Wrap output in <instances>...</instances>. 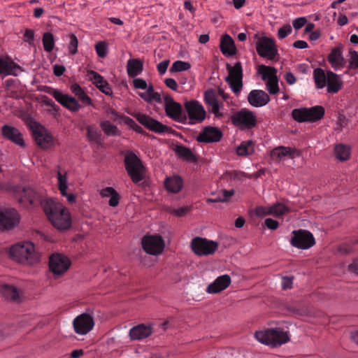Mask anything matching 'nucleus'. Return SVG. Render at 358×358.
<instances>
[{
  "label": "nucleus",
  "mask_w": 358,
  "mask_h": 358,
  "mask_svg": "<svg viewBox=\"0 0 358 358\" xmlns=\"http://www.w3.org/2000/svg\"><path fill=\"white\" fill-rule=\"evenodd\" d=\"M90 80L94 85L103 93L106 95H112L113 91L109 83L96 71H90L88 72Z\"/></svg>",
  "instance_id": "28"
},
{
  "label": "nucleus",
  "mask_w": 358,
  "mask_h": 358,
  "mask_svg": "<svg viewBox=\"0 0 358 358\" xmlns=\"http://www.w3.org/2000/svg\"><path fill=\"white\" fill-rule=\"evenodd\" d=\"M143 69V62L138 59H129L127 64V71L129 77H136Z\"/></svg>",
  "instance_id": "35"
},
{
  "label": "nucleus",
  "mask_w": 358,
  "mask_h": 358,
  "mask_svg": "<svg viewBox=\"0 0 358 358\" xmlns=\"http://www.w3.org/2000/svg\"><path fill=\"white\" fill-rule=\"evenodd\" d=\"M34 33L31 29H26L24 34V41L28 43L29 45L34 44Z\"/></svg>",
  "instance_id": "54"
},
{
  "label": "nucleus",
  "mask_w": 358,
  "mask_h": 358,
  "mask_svg": "<svg viewBox=\"0 0 358 358\" xmlns=\"http://www.w3.org/2000/svg\"><path fill=\"white\" fill-rule=\"evenodd\" d=\"M315 243L313 235L308 231L299 229L292 231L290 244L296 248L306 250Z\"/></svg>",
  "instance_id": "13"
},
{
  "label": "nucleus",
  "mask_w": 358,
  "mask_h": 358,
  "mask_svg": "<svg viewBox=\"0 0 358 358\" xmlns=\"http://www.w3.org/2000/svg\"><path fill=\"white\" fill-rule=\"evenodd\" d=\"M164 109L166 115L180 123H186L187 117L182 111V106L175 101L168 94H164Z\"/></svg>",
  "instance_id": "8"
},
{
  "label": "nucleus",
  "mask_w": 358,
  "mask_h": 358,
  "mask_svg": "<svg viewBox=\"0 0 358 358\" xmlns=\"http://www.w3.org/2000/svg\"><path fill=\"white\" fill-rule=\"evenodd\" d=\"M292 31V27L289 24H285L278 29V36L280 39H283L289 35Z\"/></svg>",
  "instance_id": "51"
},
{
  "label": "nucleus",
  "mask_w": 358,
  "mask_h": 358,
  "mask_svg": "<svg viewBox=\"0 0 358 358\" xmlns=\"http://www.w3.org/2000/svg\"><path fill=\"white\" fill-rule=\"evenodd\" d=\"M9 256L14 261L24 265H33L39 261V254L30 241L13 245L9 250Z\"/></svg>",
  "instance_id": "2"
},
{
  "label": "nucleus",
  "mask_w": 358,
  "mask_h": 358,
  "mask_svg": "<svg viewBox=\"0 0 358 358\" xmlns=\"http://www.w3.org/2000/svg\"><path fill=\"white\" fill-rule=\"evenodd\" d=\"M78 41L73 34L69 35V51L71 55H75L78 51Z\"/></svg>",
  "instance_id": "48"
},
{
  "label": "nucleus",
  "mask_w": 358,
  "mask_h": 358,
  "mask_svg": "<svg viewBox=\"0 0 358 358\" xmlns=\"http://www.w3.org/2000/svg\"><path fill=\"white\" fill-rule=\"evenodd\" d=\"M175 151L180 157H182L185 160L194 161L196 159L195 156L191 150L184 145H176Z\"/></svg>",
  "instance_id": "41"
},
{
  "label": "nucleus",
  "mask_w": 358,
  "mask_h": 358,
  "mask_svg": "<svg viewBox=\"0 0 358 358\" xmlns=\"http://www.w3.org/2000/svg\"><path fill=\"white\" fill-rule=\"evenodd\" d=\"M57 180H58V187L62 194V195L66 194V191L68 188L67 186V179L66 175H62L61 172H58L57 173Z\"/></svg>",
  "instance_id": "46"
},
{
  "label": "nucleus",
  "mask_w": 358,
  "mask_h": 358,
  "mask_svg": "<svg viewBox=\"0 0 358 358\" xmlns=\"http://www.w3.org/2000/svg\"><path fill=\"white\" fill-rule=\"evenodd\" d=\"M95 50L99 57H105L108 52L107 43L105 41L98 42L95 45Z\"/></svg>",
  "instance_id": "47"
},
{
  "label": "nucleus",
  "mask_w": 358,
  "mask_h": 358,
  "mask_svg": "<svg viewBox=\"0 0 358 358\" xmlns=\"http://www.w3.org/2000/svg\"><path fill=\"white\" fill-rule=\"evenodd\" d=\"M307 22V20L304 17H301L295 19L292 23L294 28L296 30L300 29L303 27Z\"/></svg>",
  "instance_id": "57"
},
{
  "label": "nucleus",
  "mask_w": 358,
  "mask_h": 358,
  "mask_svg": "<svg viewBox=\"0 0 358 358\" xmlns=\"http://www.w3.org/2000/svg\"><path fill=\"white\" fill-rule=\"evenodd\" d=\"M301 155V151L296 148L285 146H278L271 152V157L273 159L281 160L285 157L294 159Z\"/></svg>",
  "instance_id": "23"
},
{
  "label": "nucleus",
  "mask_w": 358,
  "mask_h": 358,
  "mask_svg": "<svg viewBox=\"0 0 358 358\" xmlns=\"http://www.w3.org/2000/svg\"><path fill=\"white\" fill-rule=\"evenodd\" d=\"M19 203L27 207L31 205H41L52 225L59 230L70 228L71 220L68 210L61 204L45 197L43 191H36L27 186L18 194Z\"/></svg>",
  "instance_id": "1"
},
{
  "label": "nucleus",
  "mask_w": 358,
  "mask_h": 358,
  "mask_svg": "<svg viewBox=\"0 0 358 358\" xmlns=\"http://www.w3.org/2000/svg\"><path fill=\"white\" fill-rule=\"evenodd\" d=\"M191 68L189 63L183 61H176L173 62L171 67L169 69L170 73H176L180 71H187Z\"/></svg>",
  "instance_id": "45"
},
{
  "label": "nucleus",
  "mask_w": 358,
  "mask_h": 358,
  "mask_svg": "<svg viewBox=\"0 0 358 358\" xmlns=\"http://www.w3.org/2000/svg\"><path fill=\"white\" fill-rule=\"evenodd\" d=\"M349 67L352 69H358V52L353 50H350L349 52Z\"/></svg>",
  "instance_id": "49"
},
{
  "label": "nucleus",
  "mask_w": 358,
  "mask_h": 358,
  "mask_svg": "<svg viewBox=\"0 0 358 358\" xmlns=\"http://www.w3.org/2000/svg\"><path fill=\"white\" fill-rule=\"evenodd\" d=\"M42 41L45 51L47 52H51L55 47V39L53 34L50 32L44 33Z\"/></svg>",
  "instance_id": "44"
},
{
  "label": "nucleus",
  "mask_w": 358,
  "mask_h": 358,
  "mask_svg": "<svg viewBox=\"0 0 358 358\" xmlns=\"http://www.w3.org/2000/svg\"><path fill=\"white\" fill-rule=\"evenodd\" d=\"M255 211L256 214L260 217L271 215L272 213L271 210H270L269 206H258Z\"/></svg>",
  "instance_id": "53"
},
{
  "label": "nucleus",
  "mask_w": 358,
  "mask_h": 358,
  "mask_svg": "<svg viewBox=\"0 0 358 358\" xmlns=\"http://www.w3.org/2000/svg\"><path fill=\"white\" fill-rule=\"evenodd\" d=\"M134 117L150 131L157 134L170 133L172 131L171 127H169L154 118L143 113H136L134 114Z\"/></svg>",
  "instance_id": "14"
},
{
  "label": "nucleus",
  "mask_w": 358,
  "mask_h": 358,
  "mask_svg": "<svg viewBox=\"0 0 358 358\" xmlns=\"http://www.w3.org/2000/svg\"><path fill=\"white\" fill-rule=\"evenodd\" d=\"M75 332L80 335L89 333L94 326L93 317L88 313H82L73 321Z\"/></svg>",
  "instance_id": "15"
},
{
  "label": "nucleus",
  "mask_w": 358,
  "mask_h": 358,
  "mask_svg": "<svg viewBox=\"0 0 358 358\" xmlns=\"http://www.w3.org/2000/svg\"><path fill=\"white\" fill-rule=\"evenodd\" d=\"M21 71L20 66L13 62L0 58V74L17 76Z\"/></svg>",
  "instance_id": "32"
},
{
  "label": "nucleus",
  "mask_w": 358,
  "mask_h": 358,
  "mask_svg": "<svg viewBox=\"0 0 358 358\" xmlns=\"http://www.w3.org/2000/svg\"><path fill=\"white\" fill-rule=\"evenodd\" d=\"M185 109L189 119L188 123L194 124L202 122L206 117V112L203 106L196 100H191L185 101Z\"/></svg>",
  "instance_id": "10"
},
{
  "label": "nucleus",
  "mask_w": 358,
  "mask_h": 358,
  "mask_svg": "<svg viewBox=\"0 0 358 358\" xmlns=\"http://www.w3.org/2000/svg\"><path fill=\"white\" fill-rule=\"evenodd\" d=\"M1 130V134L4 138L21 147L25 146L22 134L18 129L8 124H4Z\"/></svg>",
  "instance_id": "22"
},
{
  "label": "nucleus",
  "mask_w": 358,
  "mask_h": 358,
  "mask_svg": "<svg viewBox=\"0 0 358 358\" xmlns=\"http://www.w3.org/2000/svg\"><path fill=\"white\" fill-rule=\"evenodd\" d=\"M124 164L127 174L134 183H138L144 179L145 167L142 161L134 152H127L124 158Z\"/></svg>",
  "instance_id": "4"
},
{
  "label": "nucleus",
  "mask_w": 358,
  "mask_h": 358,
  "mask_svg": "<svg viewBox=\"0 0 358 358\" xmlns=\"http://www.w3.org/2000/svg\"><path fill=\"white\" fill-rule=\"evenodd\" d=\"M222 137V131L217 127L207 126L205 127L199 134L196 136V140L199 143H215L219 142Z\"/></svg>",
  "instance_id": "19"
},
{
  "label": "nucleus",
  "mask_w": 358,
  "mask_h": 358,
  "mask_svg": "<svg viewBox=\"0 0 358 358\" xmlns=\"http://www.w3.org/2000/svg\"><path fill=\"white\" fill-rule=\"evenodd\" d=\"M169 60L166 59L157 64V69L160 75H163L166 72L167 68L169 65Z\"/></svg>",
  "instance_id": "59"
},
{
  "label": "nucleus",
  "mask_w": 358,
  "mask_h": 358,
  "mask_svg": "<svg viewBox=\"0 0 358 358\" xmlns=\"http://www.w3.org/2000/svg\"><path fill=\"white\" fill-rule=\"evenodd\" d=\"M313 78L316 87L319 89L324 88L327 82V73L321 68H317L313 71Z\"/></svg>",
  "instance_id": "39"
},
{
  "label": "nucleus",
  "mask_w": 358,
  "mask_h": 358,
  "mask_svg": "<svg viewBox=\"0 0 358 358\" xmlns=\"http://www.w3.org/2000/svg\"><path fill=\"white\" fill-rule=\"evenodd\" d=\"M152 332L150 326L141 324L130 329L129 336L131 340H142L150 336Z\"/></svg>",
  "instance_id": "29"
},
{
  "label": "nucleus",
  "mask_w": 358,
  "mask_h": 358,
  "mask_svg": "<svg viewBox=\"0 0 358 358\" xmlns=\"http://www.w3.org/2000/svg\"><path fill=\"white\" fill-rule=\"evenodd\" d=\"M19 222V215L13 208L5 209L0 212V230L13 227Z\"/></svg>",
  "instance_id": "21"
},
{
  "label": "nucleus",
  "mask_w": 358,
  "mask_h": 358,
  "mask_svg": "<svg viewBox=\"0 0 358 358\" xmlns=\"http://www.w3.org/2000/svg\"><path fill=\"white\" fill-rule=\"evenodd\" d=\"M256 50L261 57L268 60H275L278 56V50L274 39L267 36L258 37Z\"/></svg>",
  "instance_id": "6"
},
{
  "label": "nucleus",
  "mask_w": 358,
  "mask_h": 358,
  "mask_svg": "<svg viewBox=\"0 0 358 358\" xmlns=\"http://www.w3.org/2000/svg\"><path fill=\"white\" fill-rule=\"evenodd\" d=\"M355 250L353 244L352 243H343L338 248V251L342 255H348Z\"/></svg>",
  "instance_id": "50"
},
{
  "label": "nucleus",
  "mask_w": 358,
  "mask_h": 358,
  "mask_svg": "<svg viewBox=\"0 0 358 358\" xmlns=\"http://www.w3.org/2000/svg\"><path fill=\"white\" fill-rule=\"evenodd\" d=\"M66 71V68L63 65L55 64L53 66V73L56 76H61Z\"/></svg>",
  "instance_id": "64"
},
{
  "label": "nucleus",
  "mask_w": 358,
  "mask_h": 358,
  "mask_svg": "<svg viewBox=\"0 0 358 358\" xmlns=\"http://www.w3.org/2000/svg\"><path fill=\"white\" fill-rule=\"evenodd\" d=\"M120 196L117 192L114 193L110 198L108 204L111 207H116L119 204Z\"/></svg>",
  "instance_id": "61"
},
{
  "label": "nucleus",
  "mask_w": 358,
  "mask_h": 358,
  "mask_svg": "<svg viewBox=\"0 0 358 358\" xmlns=\"http://www.w3.org/2000/svg\"><path fill=\"white\" fill-rule=\"evenodd\" d=\"M164 83L171 90L177 91L178 84L173 78H166L164 80Z\"/></svg>",
  "instance_id": "63"
},
{
  "label": "nucleus",
  "mask_w": 358,
  "mask_h": 358,
  "mask_svg": "<svg viewBox=\"0 0 358 358\" xmlns=\"http://www.w3.org/2000/svg\"><path fill=\"white\" fill-rule=\"evenodd\" d=\"M327 61L336 71L343 68L346 62L343 57L341 48L336 47L332 48L327 56Z\"/></svg>",
  "instance_id": "27"
},
{
  "label": "nucleus",
  "mask_w": 358,
  "mask_h": 358,
  "mask_svg": "<svg viewBox=\"0 0 358 358\" xmlns=\"http://www.w3.org/2000/svg\"><path fill=\"white\" fill-rule=\"evenodd\" d=\"M189 210H190V208L189 207L185 206V207L179 208L178 209L170 208L169 210V212L171 214L176 215L177 217H182L185 215H186L189 211Z\"/></svg>",
  "instance_id": "52"
},
{
  "label": "nucleus",
  "mask_w": 358,
  "mask_h": 358,
  "mask_svg": "<svg viewBox=\"0 0 358 358\" xmlns=\"http://www.w3.org/2000/svg\"><path fill=\"white\" fill-rule=\"evenodd\" d=\"M255 337L260 343L273 347L280 346L289 341L288 331L281 328H271L256 331Z\"/></svg>",
  "instance_id": "3"
},
{
  "label": "nucleus",
  "mask_w": 358,
  "mask_h": 358,
  "mask_svg": "<svg viewBox=\"0 0 358 358\" xmlns=\"http://www.w3.org/2000/svg\"><path fill=\"white\" fill-rule=\"evenodd\" d=\"M70 265V260L64 255L53 254L50 257L49 267L55 275L63 274L68 270Z\"/></svg>",
  "instance_id": "18"
},
{
  "label": "nucleus",
  "mask_w": 358,
  "mask_h": 358,
  "mask_svg": "<svg viewBox=\"0 0 358 358\" xmlns=\"http://www.w3.org/2000/svg\"><path fill=\"white\" fill-rule=\"evenodd\" d=\"M116 192L117 191L114 188L107 187L101 191L100 194L102 197H110Z\"/></svg>",
  "instance_id": "62"
},
{
  "label": "nucleus",
  "mask_w": 358,
  "mask_h": 358,
  "mask_svg": "<svg viewBox=\"0 0 358 358\" xmlns=\"http://www.w3.org/2000/svg\"><path fill=\"white\" fill-rule=\"evenodd\" d=\"M258 73L262 75L263 80H267L266 89L268 92L271 94H276L279 92L276 69L262 64L259 66Z\"/></svg>",
  "instance_id": "11"
},
{
  "label": "nucleus",
  "mask_w": 358,
  "mask_h": 358,
  "mask_svg": "<svg viewBox=\"0 0 358 358\" xmlns=\"http://www.w3.org/2000/svg\"><path fill=\"white\" fill-rule=\"evenodd\" d=\"M33 136L37 145L42 148L47 149L54 145L52 135L41 125H37L33 129Z\"/></svg>",
  "instance_id": "20"
},
{
  "label": "nucleus",
  "mask_w": 358,
  "mask_h": 358,
  "mask_svg": "<svg viewBox=\"0 0 358 358\" xmlns=\"http://www.w3.org/2000/svg\"><path fill=\"white\" fill-rule=\"evenodd\" d=\"M48 93L51 94L61 105L72 112H77L81 108L76 98L64 94L58 90L50 89Z\"/></svg>",
  "instance_id": "16"
},
{
  "label": "nucleus",
  "mask_w": 358,
  "mask_h": 358,
  "mask_svg": "<svg viewBox=\"0 0 358 358\" xmlns=\"http://www.w3.org/2000/svg\"><path fill=\"white\" fill-rule=\"evenodd\" d=\"M249 103L256 108L266 105L270 101L269 96L263 90H253L248 96Z\"/></svg>",
  "instance_id": "24"
},
{
  "label": "nucleus",
  "mask_w": 358,
  "mask_h": 358,
  "mask_svg": "<svg viewBox=\"0 0 358 358\" xmlns=\"http://www.w3.org/2000/svg\"><path fill=\"white\" fill-rule=\"evenodd\" d=\"M143 250L150 255L161 253L164 248V242L160 236H147L142 240Z\"/></svg>",
  "instance_id": "17"
},
{
  "label": "nucleus",
  "mask_w": 358,
  "mask_h": 358,
  "mask_svg": "<svg viewBox=\"0 0 358 358\" xmlns=\"http://www.w3.org/2000/svg\"><path fill=\"white\" fill-rule=\"evenodd\" d=\"M232 123L241 129H251L257 124L255 115L247 108H242L232 115Z\"/></svg>",
  "instance_id": "9"
},
{
  "label": "nucleus",
  "mask_w": 358,
  "mask_h": 358,
  "mask_svg": "<svg viewBox=\"0 0 358 358\" xmlns=\"http://www.w3.org/2000/svg\"><path fill=\"white\" fill-rule=\"evenodd\" d=\"M70 90L78 99L85 105H92V99L85 93L84 90L78 84L73 83L71 85Z\"/></svg>",
  "instance_id": "36"
},
{
  "label": "nucleus",
  "mask_w": 358,
  "mask_h": 358,
  "mask_svg": "<svg viewBox=\"0 0 358 358\" xmlns=\"http://www.w3.org/2000/svg\"><path fill=\"white\" fill-rule=\"evenodd\" d=\"M227 69L229 75L226 77L225 81L229 84L231 90L238 94L243 87V69L240 62H237L234 66L227 64Z\"/></svg>",
  "instance_id": "7"
},
{
  "label": "nucleus",
  "mask_w": 358,
  "mask_h": 358,
  "mask_svg": "<svg viewBox=\"0 0 358 358\" xmlns=\"http://www.w3.org/2000/svg\"><path fill=\"white\" fill-rule=\"evenodd\" d=\"M254 152V143L252 141H243L236 149V153L239 156L251 155Z\"/></svg>",
  "instance_id": "40"
},
{
  "label": "nucleus",
  "mask_w": 358,
  "mask_h": 358,
  "mask_svg": "<svg viewBox=\"0 0 358 358\" xmlns=\"http://www.w3.org/2000/svg\"><path fill=\"white\" fill-rule=\"evenodd\" d=\"M133 85L136 89L145 90L147 88V83L142 78L134 79Z\"/></svg>",
  "instance_id": "60"
},
{
  "label": "nucleus",
  "mask_w": 358,
  "mask_h": 358,
  "mask_svg": "<svg viewBox=\"0 0 358 358\" xmlns=\"http://www.w3.org/2000/svg\"><path fill=\"white\" fill-rule=\"evenodd\" d=\"M100 127L107 136L120 135V131H119L118 128L108 120L101 122Z\"/></svg>",
  "instance_id": "42"
},
{
  "label": "nucleus",
  "mask_w": 358,
  "mask_h": 358,
  "mask_svg": "<svg viewBox=\"0 0 358 358\" xmlns=\"http://www.w3.org/2000/svg\"><path fill=\"white\" fill-rule=\"evenodd\" d=\"M293 277L283 276L282 278V288L285 290L292 287Z\"/></svg>",
  "instance_id": "56"
},
{
  "label": "nucleus",
  "mask_w": 358,
  "mask_h": 358,
  "mask_svg": "<svg viewBox=\"0 0 358 358\" xmlns=\"http://www.w3.org/2000/svg\"><path fill=\"white\" fill-rule=\"evenodd\" d=\"M125 122L137 133H144L143 129L141 126L138 125L131 118L127 117Z\"/></svg>",
  "instance_id": "55"
},
{
  "label": "nucleus",
  "mask_w": 358,
  "mask_h": 358,
  "mask_svg": "<svg viewBox=\"0 0 358 358\" xmlns=\"http://www.w3.org/2000/svg\"><path fill=\"white\" fill-rule=\"evenodd\" d=\"M324 115V108L321 106L311 108H295L292 111L293 119L298 122H317Z\"/></svg>",
  "instance_id": "5"
},
{
  "label": "nucleus",
  "mask_w": 358,
  "mask_h": 358,
  "mask_svg": "<svg viewBox=\"0 0 358 358\" xmlns=\"http://www.w3.org/2000/svg\"><path fill=\"white\" fill-rule=\"evenodd\" d=\"M217 247L218 245L216 242L201 237H195L191 241V249L198 256L212 255Z\"/></svg>",
  "instance_id": "12"
},
{
  "label": "nucleus",
  "mask_w": 358,
  "mask_h": 358,
  "mask_svg": "<svg viewBox=\"0 0 358 358\" xmlns=\"http://www.w3.org/2000/svg\"><path fill=\"white\" fill-rule=\"evenodd\" d=\"M220 50L224 55H234L236 52V48L234 40L228 34L222 36L220 42Z\"/></svg>",
  "instance_id": "34"
},
{
  "label": "nucleus",
  "mask_w": 358,
  "mask_h": 358,
  "mask_svg": "<svg viewBox=\"0 0 358 358\" xmlns=\"http://www.w3.org/2000/svg\"><path fill=\"white\" fill-rule=\"evenodd\" d=\"M231 284V278L229 275H222L217 277L206 288L210 294H217L227 289Z\"/></svg>",
  "instance_id": "26"
},
{
  "label": "nucleus",
  "mask_w": 358,
  "mask_h": 358,
  "mask_svg": "<svg viewBox=\"0 0 358 358\" xmlns=\"http://www.w3.org/2000/svg\"><path fill=\"white\" fill-rule=\"evenodd\" d=\"M264 224L268 229L271 230H275L279 227L278 222L271 218H266L264 221Z\"/></svg>",
  "instance_id": "58"
},
{
  "label": "nucleus",
  "mask_w": 358,
  "mask_h": 358,
  "mask_svg": "<svg viewBox=\"0 0 358 358\" xmlns=\"http://www.w3.org/2000/svg\"><path fill=\"white\" fill-rule=\"evenodd\" d=\"M334 153L338 160L346 161L350 156V148L345 144H338L334 148Z\"/></svg>",
  "instance_id": "37"
},
{
  "label": "nucleus",
  "mask_w": 358,
  "mask_h": 358,
  "mask_svg": "<svg viewBox=\"0 0 358 358\" xmlns=\"http://www.w3.org/2000/svg\"><path fill=\"white\" fill-rule=\"evenodd\" d=\"M204 101L208 106V110L216 117H222L220 112V103L217 98L216 92L214 90H206L203 94Z\"/></svg>",
  "instance_id": "25"
},
{
  "label": "nucleus",
  "mask_w": 358,
  "mask_h": 358,
  "mask_svg": "<svg viewBox=\"0 0 358 358\" xmlns=\"http://www.w3.org/2000/svg\"><path fill=\"white\" fill-rule=\"evenodd\" d=\"M87 138L90 142L100 143L101 139V131L95 125H88L86 127Z\"/></svg>",
  "instance_id": "38"
},
{
  "label": "nucleus",
  "mask_w": 358,
  "mask_h": 358,
  "mask_svg": "<svg viewBox=\"0 0 358 358\" xmlns=\"http://www.w3.org/2000/svg\"><path fill=\"white\" fill-rule=\"evenodd\" d=\"M183 179L178 175L166 177L164 186L166 190L171 193H178L183 187Z\"/></svg>",
  "instance_id": "30"
},
{
  "label": "nucleus",
  "mask_w": 358,
  "mask_h": 358,
  "mask_svg": "<svg viewBox=\"0 0 358 358\" xmlns=\"http://www.w3.org/2000/svg\"><path fill=\"white\" fill-rule=\"evenodd\" d=\"M327 88L329 93H337L342 87V81L338 75L331 71H327Z\"/></svg>",
  "instance_id": "31"
},
{
  "label": "nucleus",
  "mask_w": 358,
  "mask_h": 358,
  "mask_svg": "<svg viewBox=\"0 0 358 358\" xmlns=\"http://www.w3.org/2000/svg\"><path fill=\"white\" fill-rule=\"evenodd\" d=\"M270 210H271V215L275 217H280L286 213H288L289 208L280 202H277L271 206H269Z\"/></svg>",
  "instance_id": "43"
},
{
  "label": "nucleus",
  "mask_w": 358,
  "mask_h": 358,
  "mask_svg": "<svg viewBox=\"0 0 358 358\" xmlns=\"http://www.w3.org/2000/svg\"><path fill=\"white\" fill-rule=\"evenodd\" d=\"M0 292L5 299L11 301H17L20 296L18 289L10 285H3L1 287Z\"/></svg>",
  "instance_id": "33"
}]
</instances>
